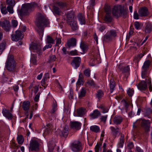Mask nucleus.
Masks as SVG:
<instances>
[{
    "label": "nucleus",
    "instance_id": "nucleus-43",
    "mask_svg": "<svg viewBox=\"0 0 152 152\" xmlns=\"http://www.w3.org/2000/svg\"><path fill=\"white\" fill-rule=\"evenodd\" d=\"M47 42L48 44H51L54 43V40L49 35H48L47 36Z\"/></svg>",
    "mask_w": 152,
    "mask_h": 152
},
{
    "label": "nucleus",
    "instance_id": "nucleus-5",
    "mask_svg": "<svg viewBox=\"0 0 152 152\" xmlns=\"http://www.w3.org/2000/svg\"><path fill=\"white\" fill-rule=\"evenodd\" d=\"M140 122L141 123V126L144 129L145 132H148L150 131L151 122L148 120H146L144 118H141L137 120L136 122L134 123L133 124V127H136L135 125V123Z\"/></svg>",
    "mask_w": 152,
    "mask_h": 152
},
{
    "label": "nucleus",
    "instance_id": "nucleus-24",
    "mask_svg": "<svg viewBox=\"0 0 152 152\" xmlns=\"http://www.w3.org/2000/svg\"><path fill=\"white\" fill-rule=\"evenodd\" d=\"M122 121V118L120 116H115L113 119L114 123L117 125L120 124Z\"/></svg>",
    "mask_w": 152,
    "mask_h": 152
},
{
    "label": "nucleus",
    "instance_id": "nucleus-34",
    "mask_svg": "<svg viewBox=\"0 0 152 152\" xmlns=\"http://www.w3.org/2000/svg\"><path fill=\"white\" fill-rule=\"evenodd\" d=\"M85 110L82 108H80L77 110V116H82L85 113Z\"/></svg>",
    "mask_w": 152,
    "mask_h": 152
},
{
    "label": "nucleus",
    "instance_id": "nucleus-32",
    "mask_svg": "<svg viewBox=\"0 0 152 152\" xmlns=\"http://www.w3.org/2000/svg\"><path fill=\"white\" fill-rule=\"evenodd\" d=\"M115 85V83L114 82L113 79H111L110 80V92L111 93H112L114 90Z\"/></svg>",
    "mask_w": 152,
    "mask_h": 152
},
{
    "label": "nucleus",
    "instance_id": "nucleus-59",
    "mask_svg": "<svg viewBox=\"0 0 152 152\" xmlns=\"http://www.w3.org/2000/svg\"><path fill=\"white\" fill-rule=\"evenodd\" d=\"M56 56L55 55H51L50 56V61H56Z\"/></svg>",
    "mask_w": 152,
    "mask_h": 152
},
{
    "label": "nucleus",
    "instance_id": "nucleus-37",
    "mask_svg": "<svg viewBox=\"0 0 152 152\" xmlns=\"http://www.w3.org/2000/svg\"><path fill=\"white\" fill-rule=\"evenodd\" d=\"M86 83L89 86L92 88H94L96 86V84L92 80H90L87 81Z\"/></svg>",
    "mask_w": 152,
    "mask_h": 152
},
{
    "label": "nucleus",
    "instance_id": "nucleus-27",
    "mask_svg": "<svg viewBox=\"0 0 152 152\" xmlns=\"http://www.w3.org/2000/svg\"><path fill=\"white\" fill-rule=\"evenodd\" d=\"M122 104L124 106L126 111H127L128 107L130 104V102L127 99H123L121 102Z\"/></svg>",
    "mask_w": 152,
    "mask_h": 152
},
{
    "label": "nucleus",
    "instance_id": "nucleus-8",
    "mask_svg": "<svg viewBox=\"0 0 152 152\" xmlns=\"http://www.w3.org/2000/svg\"><path fill=\"white\" fill-rule=\"evenodd\" d=\"M23 34L20 31L18 30L15 31V34H12L11 35L12 40L17 41L21 39L23 37Z\"/></svg>",
    "mask_w": 152,
    "mask_h": 152
},
{
    "label": "nucleus",
    "instance_id": "nucleus-26",
    "mask_svg": "<svg viewBox=\"0 0 152 152\" xmlns=\"http://www.w3.org/2000/svg\"><path fill=\"white\" fill-rule=\"evenodd\" d=\"M100 115L99 111L97 110H95L93 111L92 113L90 114V116L92 118L95 119L97 118Z\"/></svg>",
    "mask_w": 152,
    "mask_h": 152
},
{
    "label": "nucleus",
    "instance_id": "nucleus-52",
    "mask_svg": "<svg viewBox=\"0 0 152 152\" xmlns=\"http://www.w3.org/2000/svg\"><path fill=\"white\" fill-rule=\"evenodd\" d=\"M80 47L83 51L86 50L87 46L84 43H82V42H81L80 45Z\"/></svg>",
    "mask_w": 152,
    "mask_h": 152
},
{
    "label": "nucleus",
    "instance_id": "nucleus-6",
    "mask_svg": "<svg viewBox=\"0 0 152 152\" xmlns=\"http://www.w3.org/2000/svg\"><path fill=\"white\" fill-rule=\"evenodd\" d=\"M117 33L114 30H111L108 31L103 37V42H106L111 40L116 36Z\"/></svg>",
    "mask_w": 152,
    "mask_h": 152
},
{
    "label": "nucleus",
    "instance_id": "nucleus-13",
    "mask_svg": "<svg viewBox=\"0 0 152 152\" xmlns=\"http://www.w3.org/2000/svg\"><path fill=\"white\" fill-rule=\"evenodd\" d=\"M138 13L141 17H145L148 16L149 14L147 8L145 7H142L139 9Z\"/></svg>",
    "mask_w": 152,
    "mask_h": 152
},
{
    "label": "nucleus",
    "instance_id": "nucleus-53",
    "mask_svg": "<svg viewBox=\"0 0 152 152\" xmlns=\"http://www.w3.org/2000/svg\"><path fill=\"white\" fill-rule=\"evenodd\" d=\"M11 24L12 27L15 28L18 26V22L16 20H12L11 21Z\"/></svg>",
    "mask_w": 152,
    "mask_h": 152
},
{
    "label": "nucleus",
    "instance_id": "nucleus-62",
    "mask_svg": "<svg viewBox=\"0 0 152 152\" xmlns=\"http://www.w3.org/2000/svg\"><path fill=\"white\" fill-rule=\"evenodd\" d=\"M107 116V115L101 116V121L105 123L106 121Z\"/></svg>",
    "mask_w": 152,
    "mask_h": 152
},
{
    "label": "nucleus",
    "instance_id": "nucleus-64",
    "mask_svg": "<svg viewBox=\"0 0 152 152\" xmlns=\"http://www.w3.org/2000/svg\"><path fill=\"white\" fill-rule=\"evenodd\" d=\"M107 144L105 143H104L103 145L102 148L103 150L102 152H105L107 150Z\"/></svg>",
    "mask_w": 152,
    "mask_h": 152
},
{
    "label": "nucleus",
    "instance_id": "nucleus-57",
    "mask_svg": "<svg viewBox=\"0 0 152 152\" xmlns=\"http://www.w3.org/2000/svg\"><path fill=\"white\" fill-rule=\"evenodd\" d=\"M82 76V74L81 73H80L79 75V79L77 82V84L78 85H80L81 84V82L82 81V77L81 76Z\"/></svg>",
    "mask_w": 152,
    "mask_h": 152
},
{
    "label": "nucleus",
    "instance_id": "nucleus-63",
    "mask_svg": "<svg viewBox=\"0 0 152 152\" xmlns=\"http://www.w3.org/2000/svg\"><path fill=\"white\" fill-rule=\"evenodd\" d=\"M139 14L137 13V11H135L134 12V18L135 19H139Z\"/></svg>",
    "mask_w": 152,
    "mask_h": 152
},
{
    "label": "nucleus",
    "instance_id": "nucleus-22",
    "mask_svg": "<svg viewBox=\"0 0 152 152\" xmlns=\"http://www.w3.org/2000/svg\"><path fill=\"white\" fill-rule=\"evenodd\" d=\"M137 87L138 89L140 90H145L147 88V85L146 82L144 81H141L139 83Z\"/></svg>",
    "mask_w": 152,
    "mask_h": 152
},
{
    "label": "nucleus",
    "instance_id": "nucleus-36",
    "mask_svg": "<svg viewBox=\"0 0 152 152\" xmlns=\"http://www.w3.org/2000/svg\"><path fill=\"white\" fill-rule=\"evenodd\" d=\"M151 64V62L149 60H147L145 61L143 64L142 67V69H147L149 67Z\"/></svg>",
    "mask_w": 152,
    "mask_h": 152
},
{
    "label": "nucleus",
    "instance_id": "nucleus-30",
    "mask_svg": "<svg viewBox=\"0 0 152 152\" xmlns=\"http://www.w3.org/2000/svg\"><path fill=\"white\" fill-rule=\"evenodd\" d=\"M110 129L112 131V133L113 135L115 137V138L116 137L118 133L119 132V129L118 127L115 128L114 127L112 126L110 127Z\"/></svg>",
    "mask_w": 152,
    "mask_h": 152
},
{
    "label": "nucleus",
    "instance_id": "nucleus-61",
    "mask_svg": "<svg viewBox=\"0 0 152 152\" xmlns=\"http://www.w3.org/2000/svg\"><path fill=\"white\" fill-rule=\"evenodd\" d=\"M127 146L131 150L134 147L133 143L132 142H129Z\"/></svg>",
    "mask_w": 152,
    "mask_h": 152
},
{
    "label": "nucleus",
    "instance_id": "nucleus-60",
    "mask_svg": "<svg viewBox=\"0 0 152 152\" xmlns=\"http://www.w3.org/2000/svg\"><path fill=\"white\" fill-rule=\"evenodd\" d=\"M124 141L121 140H120L118 144V147L119 148H122L123 147Z\"/></svg>",
    "mask_w": 152,
    "mask_h": 152
},
{
    "label": "nucleus",
    "instance_id": "nucleus-19",
    "mask_svg": "<svg viewBox=\"0 0 152 152\" xmlns=\"http://www.w3.org/2000/svg\"><path fill=\"white\" fill-rule=\"evenodd\" d=\"M112 19L111 13L109 12L108 11L106 12V14L105 15L104 19L105 22L107 23H111Z\"/></svg>",
    "mask_w": 152,
    "mask_h": 152
},
{
    "label": "nucleus",
    "instance_id": "nucleus-20",
    "mask_svg": "<svg viewBox=\"0 0 152 152\" xmlns=\"http://www.w3.org/2000/svg\"><path fill=\"white\" fill-rule=\"evenodd\" d=\"M118 68L122 72V73L127 72L129 70V66H125L123 64H120L118 66Z\"/></svg>",
    "mask_w": 152,
    "mask_h": 152
},
{
    "label": "nucleus",
    "instance_id": "nucleus-23",
    "mask_svg": "<svg viewBox=\"0 0 152 152\" xmlns=\"http://www.w3.org/2000/svg\"><path fill=\"white\" fill-rule=\"evenodd\" d=\"M69 24L71 29L74 31L77 30L78 29V26L77 24V22L75 20H73L70 23H68Z\"/></svg>",
    "mask_w": 152,
    "mask_h": 152
},
{
    "label": "nucleus",
    "instance_id": "nucleus-45",
    "mask_svg": "<svg viewBox=\"0 0 152 152\" xmlns=\"http://www.w3.org/2000/svg\"><path fill=\"white\" fill-rule=\"evenodd\" d=\"M61 37L59 35H57L56 37L55 38L56 40V45H58L61 43Z\"/></svg>",
    "mask_w": 152,
    "mask_h": 152
},
{
    "label": "nucleus",
    "instance_id": "nucleus-29",
    "mask_svg": "<svg viewBox=\"0 0 152 152\" xmlns=\"http://www.w3.org/2000/svg\"><path fill=\"white\" fill-rule=\"evenodd\" d=\"M77 17L81 25L85 24L86 21L85 18L82 14H79Z\"/></svg>",
    "mask_w": 152,
    "mask_h": 152
},
{
    "label": "nucleus",
    "instance_id": "nucleus-42",
    "mask_svg": "<svg viewBox=\"0 0 152 152\" xmlns=\"http://www.w3.org/2000/svg\"><path fill=\"white\" fill-rule=\"evenodd\" d=\"M142 77L143 78L147 77L148 76L147 69H142Z\"/></svg>",
    "mask_w": 152,
    "mask_h": 152
},
{
    "label": "nucleus",
    "instance_id": "nucleus-4",
    "mask_svg": "<svg viewBox=\"0 0 152 152\" xmlns=\"http://www.w3.org/2000/svg\"><path fill=\"white\" fill-rule=\"evenodd\" d=\"M6 64V67L8 70L10 72L15 71L16 64L12 55H9Z\"/></svg>",
    "mask_w": 152,
    "mask_h": 152
},
{
    "label": "nucleus",
    "instance_id": "nucleus-15",
    "mask_svg": "<svg viewBox=\"0 0 152 152\" xmlns=\"http://www.w3.org/2000/svg\"><path fill=\"white\" fill-rule=\"evenodd\" d=\"M69 127L67 125H65L62 131L59 130V134L60 137L66 138L68 134Z\"/></svg>",
    "mask_w": 152,
    "mask_h": 152
},
{
    "label": "nucleus",
    "instance_id": "nucleus-48",
    "mask_svg": "<svg viewBox=\"0 0 152 152\" xmlns=\"http://www.w3.org/2000/svg\"><path fill=\"white\" fill-rule=\"evenodd\" d=\"M6 43L3 42L0 44V54H1L2 52L5 48Z\"/></svg>",
    "mask_w": 152,
    "mask_h": 152
},
{
    "label": "nucleus",
    "instance_id": "nucleus-31",
    "mask_svg": "<svg viewBox=\"0 0 152 152\" xmlns=\"http://www.w3.org/2000/svg\"><path fill=\"white\" fill-rule=\"evenodd\" d=\"M55 146V144L54 142L53 141L50 142L48 145L49 152H52Z\"/></svg>",
    "mask_w": 152,
    "mask_h": 152
},
{
    "label": "nucleus",
    "instance_id": "nucleus-41",
    "mask_svg": "<svg viewBox=\"0 0 152 152\" xmlns=\"http://www.w3.org/2000/svg\"><path fill=\"white\" fill-rule=\"evenodd\" d=\"M37 56L35 54H32V56L31 59V61L32 64L35 65H37L36 61Z\"/></svg>",
    "mask_w": 152,
    "mask_h": 152
},
{
    "label": "nucleus",
    "instance_id": "nucleus-39",
    "mask_svg": "<svg viewBox=\"0 0 152 152\" xmlns=\"http://www.w3.org/2000/svg\"><path fill=\"white\" fill-rule=\"evenodd\" d=\"M57 109V104H54L53 106L52 109L50 111L51 115L52 114H54L55 112L56 111Z\"/></svg>",
    "mask_w": 152,
    "mask_h": 152
},
{
    "label": "nucleus",
    "instance_id": "nucleus-9",
    "mask_svg": "<svg viewBox=\"0 0 152 152\" xmlns=\"http://www.w3.org/2000/svg\"><path fill=\"white\" fill-rule=\"evenodd\" d=\"M30 48L33 52L36 53L39 55L42 54L41 47L40 44L35 43L32 44L30 45Z\"/></svg>",
    "mask_w": 152,
    "mask_h": 152
},
{
    "label": "nucleus",
    "instance_id": "nucleus-2",
    "mask_svg": "<svg viewBox=\"0 0 152 152\" xmlns=\"http://www.w3.org/2000/svg\"><path fill=\"white\" fill-rule=\"evenodd\" d=\"M49 22L45 17L41 14H38L36 22V25L38 27L37 32L40 38L42 39L43 34L44 27L49 24Z\"/></svg>",
    "mask_w": 152,
    "mask_h": 152
},
{
    "label": "nucleus",
    "instance_id": "nucleus-21",
    "mask_svg": "<svg viewBox=\"0 0 152 152\" xmlns=\"http://www.w3.org/2000/svg\"><path fill=\"white\" fill-rule=\"evenodd\" d=\"M152 31V25L149 22H147L145 23L144 31L146 33H150Z\"/></svg>",
    "mask_w": 152,
    "mask_h": 152
},
{
    "label": "nucleus",
    "instance_id": "nucleus-40",
    "mask_svg": "<svg viewBox=\"0 0 152 152\" xmlns=\"http://www.w3.org/2000/svg\"><path fill=\"white\" fill-rule=\"evenodd\" d=\"M86 91L85 88H83L81 90L79 94V97L81 98L82 97H84L86 95Z\"/></svg>",
    "mask_w": 152,
    "mask_h": 152
},
{
    "label": "nucleus",
    "instance_id": "nucleus-33",
    "mask_svg": "<svg viewBox=\"0 0 152 152\" xmlns=\"http://www.w3.org/2000/svg\"><path fill=\"white\" fill-rule=\"evenodd\" d=\"M90 129L92 131L97 133L99 132L100 130L99 127L96 125L91 126L90 127Z\"/></svg>",
    "mask_w": 152,
    "mask_h": 152
},
{
    "label": "nucleus",
    "instance_id": "nucleus-50",
    "mask_svg": "<svg viewBox=\"0 0 152 152\" xmlns=\"http://www.w3.org/2000/svg\"><path fill=\"white\" fill-rule=\"evenodd\" d=\"M6 3L9 6L13 7L15 4L14 0H6Z\"/></svg>",
    "mask_w": 152,
    "mask_h": 152
},
{
    "label": "nucleus",
    "instance_id": "nucleus-10",
    "mask_svg": "<svg viewBox=\"0 0 152 152\" xmlns=\"http://www.w3.org/2000/svg\"><path fill=\"white\" fill-rule=\"evenodd\" d=\"M29 149L31 151H38L39 149V144L36 140H31L30 142Z\"/></svg>",
    "mask_w": 152,
    "mask_h": 152
},
{
    "label": "nucleus",
    "instance_id": "nucleus-51",
    "mask_svg": "<svg viewBox=\"0 0 152 152\" xmlns=\"http://www.w3.org/2000/svg\"><path fill=\"white\" fill-rule=\"evenodd\" d=\"M53 9L54 12L57 15L59 14L61 11L60 10L58 7L56 6H53Z\"/></svg>",
    "mask_w": 152,
    "mask_h": 152
},
{
    "label": "nucleus",
    "instance_id": "nucleus-17",
    "mask_svg": "<svg viewBox=\"0 0 152 152\" xmlns=\"http://www.w3.org/2000/svg\"><path fill=\"white\" fill-rule=\"evenodd\" d=\"M75 15L74 12L73 11H70L66 14V21L67 23H69L75 20L74 17Z\"/></svg>",
    "mask_w": 152,
    "mask_h": 152
},
{
    "label": "nucleus",
    "instance_id": "nucleus-54",
    "mask_svg": "<svg viewBox=\"0 0 152 152\" xmlns=\"http://www.w3.org/2000/svg\"><path fill=\"white\" fill-rule=\"evenodd\" d=\"M13 7L9 5L7 7V10L10 13L12 14L13 13Z\"/></svg>",
    "mask_w": 152,
    "mask_h": 152
},
{
    "label": "nucleus",
    "instance_id": "nucleus-58",
    "mask_svg": "<svg viewBox=\"0 0 152 152\" xmlns=\"http://www.w3.org/2000/svg\"><path fill=\"white\" fill-rule=\"evenodd\" d=\"M1 13L4 14H6L7 12V8L5 7H2L1 9Z\"/></svg>",
    "mask_w": 152,
    "mask_h": 152
},
{
    "label": "nucleus",
    "instance_id": "nucleus-7",
    "mask_svg": "<svg viewBox=\"0 0 152 152\" xmlns=\"http://www.w3.org/2000/svg\"><path fill=\"white\" fill-rule=\"evenodd\" d=\"M71 149L74 152H79L82 149L81 142L78 140L74 142L71 144Z\"/></svg>",
    "mask_w": 152,
    "mask_h": 152
},
{
    "label": "nucleus",
    "instance_id": "nucleus-44",
    "mask_svg": "<svg viewBox=\"0 0 152 152\" xmlns=\"http://www.w3.org/2000/svg\"><path fill=\"white\" fill-rule=\"evenodd\" d=\"M56 4L60 7L61 8H64L66 6V3L65 2H57Z\"/></svg>",
    "mask_w": 152,
    "mask_h": 152
},
{
    "label": "nucleus",
    "instance_id": "nucleus-38",
    "mask_svg": "<svg viewBox=\"0 0 152 152\" xmlns=\"http://www.w3.org/2000/svg\"><path fill=\"white\" fill-rule=\"evenodd\" d=\"M103 96V93L102 90H99L97 92L96 96L99 100Z\"/></svg>",
    "mask_w": 152,
    "mask_h": 152
},
{
    "label": "nucleus",
    "instance_id": "nucleus-16",
    "mask_svg": "<svg viewBox=\"0 0 152 152\" xmlns=\"http://www.w3.org/2000/svg\"><path fill=\"white\" fill-rule=\"evenodd\" d=\"M2 113L3 115L9 120H10L12 118V114L10 112L9 110L5 108H3Z\"/></svg>",
    "mask_w": 152,
    "mask_h": 152
},
{
    "label": "nucleus",
    "instance_id": "nucleus-14",
    "mask_svg": "<svg viewBox=\"0 0 152 152\" xmlns=\"http://www.w3.org/2000/svg\"><path fill=\"white\" fill-rule=\"evenodd\" d=\"M81 60V58L79 57H75L72 61L71 64L75 69H77L79 66Z\"/></svg>",
    "mask_w": 152,
    "mask_h": 152
},
{
    "label": "nucleus",
    "instance_id": "nucleus-56",
    "mask_svg": "<svg viewBox=\"0 0 152 152\" xmlns=\"http://www.w3.org/2000/svg\"><path fill=\"white\" fill-rule=\"evenodd\" d=\"M134 91L132 89L129 88L127 91V93L129 96H132L134 93Z\"/></svg>",
    "mask_w": 152,
    "mask_h": 152
},
{
    "label": "nucleus",
    "instance_id": "nucleus-35",
    "mask_svg": "<svg viewBox=\"0 0 152 152\" xmlns=\"http://www.w3.org/2000/svg\"><path fill=\"white\" fill-rule=\"evenodd\" d=\"M86 78H88L90 77L91 75V70L89 68L86 69L83 72Z\"/></svg>",
    "mask_w": 152,
    "mask_h": 152
},
{
    "label": "nucleus",
    "instance_id": "nucleus-46",
    "mask_svg": "<svg viewBox=\"0 0 152 152\" xmlns=\"http://www.w3.org/2000/svg\"><path fill=\"white\" fill-rule=\"evenodd\" d=\"M17 140L19 144H22L23 142V139L22 135L18 136Z\"/></svg>",
    "mask_w": 152,
    "mask_h": 152
},
{
    "label": "nucleus",
    "instance_id": "nucleus-11",
    "mask_svg": "<svg viewBox=\"0 0 152 152\" xmlns=\"http://www.w3.org/2000/svg\"><path fill=\"white\" fill-rule=\"evenodd\" d=\"M0 26L7 32L9 31L11 28L10 21L6 19H4L3 21H0Z\"/></svg>",
    "mask_w": 152,
    "mask_h": 152
},
{
    "label": "nucleus",
    "instance_id": "nucleus-55",
    "mask_svg": "<svg viewBox=\"0 0 152 152\" xmlns=\"http://www.w3.org/2000/svg\"><path fill=\"white\" fill-rule=\"evenodd\" d=\"M146 82H147L149 86V90L151 91L152 90V87L151 86V79L149 78H147L146 79Z\"/></svg>",
    "mask_w": 152,
    "mask_h": 152
},
{
    "label": "nucleus",
    "instance_id": "nucleus-12",
    "mask_svg": "<svg viewBox=\"0 0 152 152\" xmlns=\"http://www.w3.org/2000/svg\"><path fill=\"white\" fill-rule=\"evenodd\" d=\"M70 127L74 130H80L81 126L82 124L80 122L76 121H71L69 123Z\"/></svg>",
    "mask_w": 152,
    "mask_h": 152
},
{
    "label": "nucleus",
    "instance_id": "nucleus-25",
    "mask_svg": "<svg viewBox=\"0 0 152 152\" xmlns=\"http://www.w3.org/2000/svg\"><path fill=\"white\" fill-rule=\"evenodd\" d=\"M47 128L45 129L44 134H48L52 131L53 127L51 124H48L47 125Z\"/></svg>",
    "mask_w": 152,
    "mask_h": 152
},
{
    "label": "nucleus",
    "instance_id": "nucleus-3",
    "mask_svg": "<svg viewBox=\"0 0 152 152\" xmlns=\"http://www.w3.org/2000/svg\"><path fill=\"white\" fill-rule=\"evenodd\" d=\"M112 14L113 16L117 18L120 17L125 18L127 15V12L124 9V6L118 5L114 7L112 10Z\"/></svg>",
    "mask_w": 152,
    "mask_h": 152
},
{
    "label": "nucleus",
    "instance_id": "nucleus-28",
    "mask_svg": "<svg viewBox=\"0 0 152 152\" xmlns=\"http://www.w3.org/2000/svg\"><path fill=\"white\" fill-rule=\"evenodd\" d=\"M30 102L28 101H26L23 102L22 108L24 110H27L29 109Z\"/></svg>",
    "mask_w": 152,
    "mask_h": 152
},
{
    "label": "nucleus",
    "instance_id": "nucleus-49",
    "mask_svg": "<svg viewBox=\"0 0 152 152\" xmlns=\"http://www.w3.org/2000/svg\"><path fill=\"white\" fill-rule=\"evenodd\" d=\"M141 23L139 22L136 21L134 23L135 28L137 30L140 29Z\"/></svg>",
    "mask_w": 152,
    "mask_h": 152
},
{
    "label": "nucleus",
    "instance_id": "nucleus-18",
    "mask_svg": "<svg viewBox=\"0 0 152 152\" xmlns=\"http://www.w3.org/2000/svg\"><path fill=\"white\" fill-rule=\"evenodd\" d=\"M77 43L76 39L74 38H71L67 41V44L69 48L74 47L76 46Z\"/></svg>",
    "mask_w": 152,
    "mask_h": 152
},
{
    "label": "nucleus",
    "instance_id": "nucleus-1",
    "mask_svg": "<svg viewBox=\"0 0 152 152\" xmlns=\"http://www.w3.org/2000/svg\"><path fill=\"white\" fill-rule=\"evenodd\" d=\"M41 5L38 2H32L31 3H28L22 5L21 9L18 11L19 15L21 18L29 14L31 11H33L35 8L40 9Z\"/></svg>",
    "mask_w": 152,
    "mask_h": 152
},
{
    "label": "nucleus",
    "instance_id": "nucleus-47",
    "mask_svg": "<svg viewBox=\"0 0 152 152\" xmlns=\"http://www.w3.org/2000/svg\"><path fill=\"white\" fill-rule=\"evenodd\" d=\"M102 143H98L95 148V152H99V150L101 149V147L102 145Z\"/></svg>",
    "mask_w": 152,
    "mask_h": 152
}]
</instances>
